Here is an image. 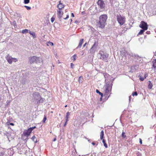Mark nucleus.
Wrapping results in <instances>:
<instances>
[{"label":"nucleus","mask_w":156,"mask_h":156,"mask_svg":"<svg viewBox=\"0 0 156 156\" xmlns=\"http://www.w3.org/2000/svg\"><path fill=\"white\" fill-rule=\"evenodd\" d=\"M107 18L106 15H102L99 17V21L97 23V25L99 27L103 28L105 26V23Z\"/></svg>","instance_id":"nucleus-1"},{"label":"nucleus","mask_w":156,"mask_h":156,"mask_svg":"<svg viewBox=\"0 0 156 156\" xmlns=\"http://www.w3.org/2000/svg\"><path fill=\"white\" fill-rule=\"evenodd\" d=\"M33 98L35 100V103L39 104L41 103H43L44 101V99L42 98L40 94L37 92H35L33 94Z\"/></svg>","instance_id":"nucleus-2"},{"label":"nucleus","mask_w":156,"mask_h":156,"mask_svg":"<svg viewBox=\"0 0 156 156\" xmlns=\"http://www.w3.org/2000/svg\"><path fill=\"white\" fill-rule=\"evenodd\" d=\"M117 20L120 25H123L125 22V18L120 15L117 16Z\"/></svg>","instance_id":"nucleus-3"},{"label":"nucleus","mask_w":156,"mask_h":156,"mask_svg":"<svg viewBox=\"0 0 156 156\" xmlns=\"http://www.w3.org/2000/svg\"><path fill=\"white\" fill-rule=\"evenodd\" d=\"M112 81L111 82V83H108V82H106V84L105 86V93H107L111 91L112 89Z\"/></svg>","instance_id":"nucleus-4"},{"label":"nucleus","mask_w":156,"mask_h":156,"mask_svg":"<svg viewBox=\"0 0 156 156\" xmlns=\"http://www.w3.org/2000/svg\"><path fill=\"white\" fill-rule=\"evenodd\" d=\"M99 54L101 55L100 58L102 59L105 62H107L108 58V54L106 53H105L103 52H100Z\"/></svg>","instance_id":"nucleus-5"},{"label":"nucleus","mask_w":156,"mask_h":156,"mask_svg":"<svg viewBox=\"0 0 156 156\" xmlns=\"http://www.w3.org/2000/svg\"><path fill=\"white\" fill-rule=\"evenodd\" d=\"M98 45V42L95 41L90 49L91 53H94L95 51H97Z\"/></svg>","instance_id":"nucleus-6"},{"label":"nucleus","mask_w":156,"mask_h":156,"mask_svg":"<svg viewBox=\"0 0 156 156\" xmlns=\"http://www.w3.org/2000/svg\"><path fill=\"white\" fill-rule=\"evenodd\" d=\"M120 52L122 56H124L125 57H126L127 55L128 57L129 56L130 57L133 56V54L132 53L128 54L127 51L125 50H122Z\"/></svg>","instance_id":"nucleus-7"},{"label":"nucleus","mask_w":156,"mask_h":156,"mask_svg":"<svg viewBox=\"0 0 156 156\" xmlns=\"http://www.w3.org/2000/svg\"><path fill=\"white\" fill-rule=\"evenodd\" d=\"M139 27L142 29L147 30L148 29V25L144 21H141L139 25Z\"/></svg>","instance_id":"nucleus-8"},{"label":"nucleus","mask_w":156,"mask_h":156,"mask_svg":"<svg viewBox=\"0 0 156 156\" xmlns=\"http://www.w3.org/2000/svg\"><path fill=\"white\" fill-rule=\"evenodd\" d=\"M29 81L28 77L24 76H23L20 80L21 83L23 85L28 83Z\"/></svg>","instance_id":"nucleus-9"},{"label":"nucleus","mask_w":156,"mask_h":156,"mask_svg":"<svg viewBox=\"0 0 156 156\" xmlns=\"http://www.w3.org/2000/svg\"><path fill=\"white\" fill-rule=\"evenodd\" d=\"M97 3L101 9H103L105 6V4L102 0H98Z\"/></svg>","instance_id":"nucleus-10"},{"label":"nucleus","mask_w":156,"mask_h":156,"mask_svg":"<svg viewBox=\"0 0 156 156\" xmlns=\"http://www.w3.org/2000/svg\"><path fill=\"white\" fill-rule=\"evenodd\" d=\"M36 56H30L29 58V62L30 64H32L35 62L36 61Z\"/></svg>","instance_id":"nucleus-11"},{"label":"nucleus","mask_w":156,"mask_h":156,"mask_svg":"<svg viewBox=\"0 0 156 156\" xmlns=\"http://www.w3.org/2000/svg\"><path fill=\"white\" fill-rule=\"evenodd\" d=\"M104 76L105 78V81L106 83V81H107L108 82H109V81L111 79V76L109 74L107 73H105L104 74Z\"/></svg>","instance_id":"nucleus-12"},{"label":"nucleus","mask_w":156,"mask_h":156,"mask_svg":"<svg viewBox=\"0 0 156 156\" xmlns=\"http://www.w3.org/2000/svg\"><path fill=\"white\" fill-rule=\"evenodd\" d=\"M13 58L11 56H10L9 54L6 57V59L7 60L8 62L10 64H12Z\"/></svg>","instance_id":"nucleus-13"},{"label":"nucleus","mask_w":156,"mask_h":156,"mask_svg":"<svg viewBox=\"0 0 156 156\" xmlns=\"http://www.w3.org/2000/svg\"><path fill=\"white\" fill-rule=\"evenodd\" d=\"M32 131L29 129L27 130H25L23 132V134L24 136L28 137L29 135H30V133Z\"/></svg>","instance_id":"nucleus-14"},{"label":"nucleus","mask_w":156,"mask_h":156,"mask_svg":"<svg viewBox=\"0 0 156 156\" xmlns=\"http://www.w3.org/2000/svg\"><path fill=\"white\" fill-rule=\"evenodd\" d=\"M36 61L35 62L36 63H40L42 62V59L41 58L37 57L36 56Z\"/></svg>","instance_id":"nucleus-15"},{"label":"nucleus","mask_w":156,"mask_h":156,"mask_svg":"<svg viewBox=\"0 0 156 156\" xmlns=\"http://www.w3.org/2000/svg\"><path fill=\"white\" fill-rule=\"evenodd\" d=\"M5 150L2 148L0 149V156H6L5 154Z\"/></svg>","instance_id":"nucleus-16"},{"label":"nucleus","mask_w":156,"mask_h":156,"mask_svg":"<svg viewBox=\"0 0 156 156\" xmlns=\"http://www.w3.org/2000/svg\"><path fill=\"white\" fill-rule=\"evenodd\" d=\"M57 14L58 17L61 19L62 17V15H63V12L61 11V10H59L57 11Z\"/></svg>","instance_id":"nucleus-17"},{"label":"nucleus","mask_w":156,"mask_h":156,"mask_svg":"<svg viewBox=\"0 0 156 156\" xmlns=\"http://www.w3.org/2000/svg\"><path fill=\"white\" fill-rule=\"evenodd\" d=\"M64 5L60 3V1L59 2V4L57 5V7L59 9V10H61L62 9L64 8Z\"/></svg>","instance_id":"nucleus-18"},{"label":"nucleus","mask_w":156,"mask_h":156,"mask_svg":"<svg viewBox=\"0 0 156 156\" xmlns=\"http://www.w3.org/2000/svg\"><path fill=\"white\" fill-rule=\"evenodd\" d=\"M137 68V67L136 66H132L131 67V70L130 71L132 72H133L135 70H136V69Z\"/></svg>","instance_id":"nucleus-19"},{"label":"nucleus","mask_w":156,"mask_h":156,"mask_svg":"<svg viewBox=\"0 0 156 156\" xmlns=\"http://www.w3.org/2000/svg\"><path fill=\"white\" fill-rule=\"evenodd\" d=\"M83 39H80L79 44L78 46L77 47V48H80L81 47L83 43Z\"/></svg>","instance_id":"nucleus-20"},{"label":"nucleus","mask_w":156,"mask_h":156,"mask_svg":"<svg viewBox=\"0 0 156 156\" xmlns=\"http://www.w3.org/2000/svg\"><path fill=\"white\" fill-rule=\"evenodd\" d=\"M104 136V132L103 130H102L100 133V139L102 140L103 138V136Z\"/></svg>","instance_id":"nucleus-21"},{"label":"nucleus","mask_w":156,"mask_h":156,"mask_svg":"<svg viewBox=\"0 0 156 156\" xmlns=\"http://www.w3.org/2000/svg\"><path fill=\"white\" fill-rule=\"evenodd\" d=\"M31 139L32 140V141L35 142V143H37V142L36 138L35 136H32V137L31 138Z\"/></svg>","instance_id":"nucleus-22"},{"label":"nucleus","mask_w":156,"mask_h":156,"mask_svg":"<svg viewBox=\"0 0 156 156\" xmlns=\"http://www.w3.org/2000/svg\"><path fill=\"white\" fill-rule=\"evenodd\" d=\"M29 33L31 35H32L33 36V37L34 38H35L36 37L35 34L34 32L29 31Z\"/></svg>","instance_id":"nucleus-23"},{"label":"nucleus","mask_w":156,"mask_h":156,"mask_svg":"<svg viewBox=\"0 0 156 156\" xmlns=\"http://www.w3.org/2000/svg\"><path fill=\"white\" fill-rule=\"evenodd\" d=\"M148 82L149 83L148 84V87L149 89H151L153 85L151 81H149Z\"/></svg>","instance_id":"nucleus-24"},{"label":"nucleus","mask_w":156,"mask_h":156,"mask_svg":"<svg viewBox=\"0 0 156 156\" xmlns=\"http://www.w3.org/2000/svg\"><path fill=\"white\" fill-rule=\"evenodd\" d=\"M83 80V77L82 76H81L79 77L78 81L80 83H81L82 82Z\"/></svg>","instance_id":"nucleus-25"},{"label":"nucleus","mask_w":156,"mask_h":156,"mask_svg":"<svg viewBox=\"0 0 156 156\" xmlns=\"http://www.w3.org/2000/svg\"><path fill=\"white\" fill-rule=\"evenodd\" d=\"M153 67L154 69L155 72H156V62H153Z\"/></svg>","instance_id":"nucleus-26"},{"label":"nucleus","mask_w":156,"mask_h":156,"mask_svg":"<svg viewBox=\"0 0 156 156\" xmlns=\"http://www.w3.org/2000/svg\"><path fill=\"white\" fill-rule=\"evenodd\" d=\"M70 113L68 112L66 114V121H68V116L69 115H70Z\"/></svg>","instance_id":"nucleus-27"},{"label":"nucleus","mask_w":156,"mask_h":156,"mask_svg":"<svg viewBox=\"0 0 156 156\" xmlns=\"http://www.w3.org/2000/svg\"><path fill=\"white\" fill-rule=\"evenodd\" d=\"M142 29V30H140V31L139 32L138 34V35H140V34H142L144 32L145 30H144V29Z\"/></svg>","instance_id":"nucleus-28"},{"label":"nucleus","mask_w":156,"mask_h":156,"mask_svg":"<svg viewBox=\"0 0 156 156\" xmlns=\"http://www.w3.org/2000/svg\"><path fill=\"white\" fill-rule=\"evenodd\" d=\"M102 142H103V143L104 144V146L106 148H107L108 147L107 145V144L106 143H105V140L104 139H103V140Z\"/></svg>","instance_id":"nucleus-29"},{"label":"nucleus","mask_w":156,"mask_h":156,"mask_svg":"<svg viewBox=\"0 0 156 156\" xmlns=\"http://www.w3.org/2000/svg\"><path fill=\"white\" fill-rule=\"evenodd\" d=\"M28 31L29 30H28L27 29H25L24 30H22V32L23 34L27 33L28 32Z\"/></svg>","instance_id":"nucleus-30"},{"label":"nucleus","mask_w":156,"mask_h":156,"mask_svg":"<svg viewBox=\"0 0 156 156\" xmlns=\"http://www.w3.org/2000/svg\"><path fill=\"white\" fill-rule=\"evenodd\" d=\"M53 43L52 42H51L50 41H48L47 42V45L49 46V45L53 46Z\"/></svg>","instance_id":"nucleus-31"},{"label":"nucleus","mask_w":156,"mask_h":156,"mask_svg":"<svg viewBox=\"0 0 156 156\" xmlns=\"http://www.w3.org/2000/svg\"><path fill=\"white\" fill-rule=\"evenodd\" d=\"M96 92L97 93H98L100 95H101V97H103V94L102 93H101V92H100L98 90H96Z\"/></svg>","instance_id":"nucleus-32"},{"label":"nucleus","mask_w":156,"mask_h":156,"mask_svg":"<svg viewBox=\"0 0 156 156\" xmlns=\"http://www.w3.org/2000/svg\"><path fill=\"white\" fill-rule=\"evenodd\" d=\"M137 95H138L137 93V92H136V91H135L134 92H133L132 94V95L133 96L135 95L136 96Z\"/></svg>","instance_id":"nucleus-33"},{"label":"nucleus","mask_w":156,"mask_h":156,"mask_svg":"<svg viewBox=\"0 0 156 156\" xmlns=\"http://www.w3.org/2000/svg\"><path fill=\"white\" fill-rule=\"evenodd\" d=\"M24 3L25 4H28L29 3L30 0H24Z\"/></svg>","instance_id":"nucleus-34"},{"label":"nucleus","mask_w":156,"mask_h":156,"mask_svg":"<svg viewBox=\"0 0 156 156\" xmlns=\"http://www.w3.org/2000/svg\"><path fill=\"white\" fill-rule=\"evenodd\" d=\"M76 55H75L73 56L72 57V59L73 60H76Z\"/></svg>","instance_id":"nucleus-35"},{"label":"nucleus","mask_w":156,"mask_h":156,"mask_svg":"<svg viewBox=\"0 0 156 156\" xmlns=\"http://www.w3.org/2000/svg\"><path fill=\"white\" fill-rule=\"evenodd\" d=\"M25 7L26 8V9L27 10H30L31 9V7H30L25 5Z\"/></svg>","instance_id":"nucleus-36"},{"label":"nucleus","mask_w":156,"mask_h":156,"mask_svg":"<svg viewBox=\"0 0 156 156\" xmlns=\"http://www.w3.org/2000/svg\"><path fill=\"white\" fill-rule=\"evenodd\" d=\"M17 61H18V60L17 59V58H13V60H12V62H16Z\"/></svg>","instance_id":"nucleus-37"},{"label":"nucleus","mask_w":156,"mask_h":156,"mask_svg":"<svg viewBox=\"0 0 156 156\" xmlns=\"http://www.w3.org/2000/svg\"><path fill=\"white\" fill-rule=\"evenodd\" d=\"M35 128H36L35 126H34L33 127H30L29 128L31 131Z\"/></svg>","instance_id":"nucleus-38"},{"label":"nucleus","mask_w":156,"mask_h":156,"mask_svg":"<svg viewBox=\"0 0 156 156\" xmlns=\"http://www.w3.org/2000/svg\"><path fill=\"white\" fill-rule=\"evenodd\" d=\"M125 133L124 132H123L122 134V136L123 138H125L126 137V136L124 135Z\"/></svg>","instance_id":"nucleus-39"},{"label":"nucleus","mask_w":156,"mask_h":156,"mask_svg":"<svg viewBox=\"0 0 156 156\" xmlns=\"http://www.w3.org/2000/svg\"><path fill=\"white\" fill-rule=\"evenodd\" d=\"M46 120V116H44V117L43 119V122L44 123L45 122Z\"/></svg>","instance_id":"nucleus-40"},{"label":"nucleus","mask_w":156,"mask_h":156,"mask_svg":"<svg viewBox=\"0 0 156 156\" xmlns=\"http://www.w3.org/2000/svg\"><path fill=\"white\" fill-rule=\"evenodd\" d=\"M54 20H55V18L54 17H52L51 18V21L52 22H53L54 21Z\"/></svg>","instance_id":"nucleus-41"},{"label":"nucleus","mask_w":156,"mask_h":156,"mask_svg":"<svg viewBox=\"0 0 156 156\" xmlns=\"http://www.w3.org/2000/svg\"><path fill=\"white\" fill-rule=\"evenodd\" d=\"M144 78H142L141 76H140V80L142 81H143L144 80Z\"/></svg>","instance_id":"nucleus-42"},{"label":"nucleus","mask_w":156,"mask_h":156,"mask_svg":"<svg viewBox=\"0 0 156 156\" xmlns=\"http://www.w3.org/2000/svg\"><path fill=\"white\" fill-rule=\"evenodd\" d=\"M69 16L68 14H67V15H66V18L63 17V18L65 20H66L67 19H68L69 18Z\"/></svg>","instance_id":"nucleus-43"},{"label":"nucleus","mask_w":156,"mask_h":156,"mask_svg":"<svg viewBox=\"0 0 156 156\" xmlns=\"http://www.w3.org/2000/svg\"><path fill=\"white\" fill-rule=\"evenodd\" d=\"M139 140H140V144H142V141L141 139L140 138L139 139Z\"/></svg>","instance_id":"nucleus-44"},{"label":"nucleus","mask_w":156,"mask_h":156,"mask_svg":"<svg viewBox=\"0 0 156 156\" xmlns=\"http://www.w3.org/2000/svg\"><path fill=\"white\" fill-rule=\"evenodd\" d=\"M74 66V65L73 63H71V66L72 68H73V66Z\"/></svg>","instance_id":"nucleus-45"},{"label":"nucleus","mask_w":156,"mask_h":156,"mask_svg":"<svg viewBox=\"0 0 156 156\" xmlns=\"http://www.w3.org/2000/svg\"><path fill=\"white\" fill-rule=\"evenodd\" d=\"M67 121H66V122L64 124V126H66V123H67Z\"/></svg>","instance_id":"nucleus-46"},{"label":"nucleus","mask_w":156,"mask_h":156,"mask_svg":"<svg viewBox=\"0 0 156 156\" xmlns=\"http://www.w3.org/2000/svg\"><path fill=\"white\" fill-rule=\"evenodd\" d=\"M10 124L11 125L13 126L14 125V124L12 123H10Z\"/></svg>","instance_id":"nucleus-47"},{"label":"nucleus","mask_w":156,"mask_h":156,"mask_svg":"<svg viewBox=\"0 0 156 156\" xmlns=\"http://www.w3.org/2000/svg\"><path fill=\"white\" fill-rule=\"evenodd\" d=\"M71 16L73 17H74V14L73 13H71Z\"/></svg>","instance_id":"nucleus-48"},{"label":"nucleus","mask_w":156,"mask_h":156,"mask_svg":"<svg viewBox=\"0 0 156 156\" xmlns=\"http://www.w3.org/2000/svg\"><path fill=\"white\" fill-rule=\"evenodd\" d=\"M86 44H87V43H85V44L83 45V47H85L86 46Z\"/></svg>","instance_id":"nucleus-49"},{"label":"nucleus","mask_w":156,"mask_h":156,"mask_svg":"<svg viewBox=\"0 0 156 156\" xmlns=\"http://www.w3.org/2000/svg\"><path fill=\"white\" fill-rule=\"evenodd\" d=\"M56 140V138H55L54 139V140H53V141H55Z\"/></svg>","instance_id":"nucleus-50"},{"label":"nucleus","mask_w":156,"mask_h":156,"mask_svg":"<svg viewBox=\"0 0 156 156\" xmlns=\"http://www.w3.org/2000/svg\"><path fill=\"white\" fill-rule=\"evenodd\" d=\"M92 144L93 145H95V143L94 142H92Z\"/></svg>","instance_id":"nucleus-51"},{"label":"nucleus","mask_w":156,"mask_h":156,"mask_svg":"<svg viewBox=\"0 0 156 156\" xmlns=\"http://www.w3.org/2000/svg\"><path fill=\"white\" fill-rule=\"evenodd\" d=\"M149 32H150V31H147V32H146V33H147V34H149Z\"/></svg>","instance_id":"nucleus-52"},{"label":"nucleus","mask_w":156,"mask_h":156,"mask_svg":"<svg viewBox=\"0 0 156 156\" xmlns=\"http://www.w3.org/2000/svg\"><path fill=\"white\" fill-rule=\"evenodd\" d=\"M102 97H101V98H100V100H102Z\"/></svg>","instance_id":"nucleus-53"},{"label":"nucleus","mask_w":156,"mask_h":156,"mask_svg":"<svg viewBox=\"0 0 156 156\" xmlns=\"http://www.w3.org/2000/svg\"><path fill=\"white\" fill-rule=\"evenodd\" d=\"M78 22V21H75V22L76 23H77V22Z\"/></svg>","instance_id":"nucleus-54"},{"label":"nucleus","mask_w":156,"mask_h":156,"mask_svg":"<svg viewBox=\"0 0 156 156\" xmlns=\"http://www.w3.org/2000/svg\"><path fill=\"white\" fill-rule=\"evenodd\" d=\"M71 22L72 21V20L71 19Z\"/></svg>","instance_id":"nucleus-55"},{"label":"nucleus","mask_w":156,"mask_h":156,"mask_svg":"<svg viewBox=\"0 0 156 156\" xmlns=\"http://www.w3.org/2000/svg\"><path fill=\"white\" fill-rule=\"evenodd\" d=\"M67 105H66L65 107H67Z\"/></svg>","instance_id":"nucleus-56"},{"label":"nucleus","mask_w":156,"mask_h":156,"mask_svg":"<svg viewBox=\"0 0 156 156\" xmlns=\"http://www.w3.org/2000/svg\"><path fill=\"white\" fill-rule=\"evenodd\" d=\"M146 78V76H145V77L144 78Z\"/></svg>","instance_id":"nucleus-57"}]
</instances>
